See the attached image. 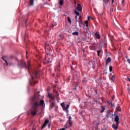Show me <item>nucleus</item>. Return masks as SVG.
Segmentation results:
<instances>
[{"mask_svg":"<svg viewBox=\"0 0 130 130\" xmlns=\"http://www.w3.org/2000/svg\"><path fill=\"white\" fill-rule=\"evenodd\" d=\"M17 67H18L19 69H25V70H27L31 79L28 80L29 84L30 86H34V85H35L37 83L36 81L34 80V78H38V77L41 76L42 74L41 71L40 70H32V69H31L30 65L27 67V64H26V62L23 60H20L19 62H18Z\"/></svg>","mask_w":130,"mask_h":130,"instance_id":"nucleus-1","label":"nucleus"},{"mask_svg":"<svg viewBox=\"0 0 130 130\" xmlns=\"http://www.w3.org/2000/svg\"><path fill=\"white\" fill-rule=\"evenodd\" d=\"M30 102V113L32 116H35L37 115V112L39 110V107L40 106H45V104L44 103V100L41 99L39 101L36 96H31L29 98Z\"/></svg>","mask_w":130,"mask_h":130,"instance_id":"nucleus-2","label":"nucleus"},{"mask_svg":"<svg viewBox=\"0 0 130 130\" xmlns=\"http://www.w3.org/2000/svg\"><path fill=\"white\" fill-rule=\"evenodd\" d=\"M60 105L63 110V111H66V113H67V114H69V108L70 107V105L69 104H67L66 106V104H64V102L61 103L60 104Z\"/></svg>","mask_w":130,"mask_h":130,"instance_id":"nucleus-3","label":"nucleus"},{"mask_svg":"<svg viewBox=\"0 0 130 130\" xmlns=\"http://www.w3.org/2000/svg\"><path fill=\"white\" fill-rule=\"evenodd\" d=\"M111 1V4L112 5H113V4L114 3V0H103V6L104 11L105 10V9H106L105 5H108V4H110Z\"/></svg>","mask_w":130,"mask_h":130,"instance_id":"nucleus-4","label":"nucleus"},{"mask_svg":"<svg viewBox=\"0 0 130 130\" xmlns=\"http://www.w3.org/2000/svg\"><path fill=\"white\" fill-rule=\"evenodd\" d=\"M52 62V59L50 58H48V56H45V61L43 62V64L46 66V64H48V63H51Z\"/></svg>","mask_w":130,"mask_h":130,"instance_id":"nucleus-5","label":"nucleus"},{"mask_svg":"<svg viewBox=\"0 0 130 130\" xmlns=\"http://www.w3.org/2000/svg\"><path fill=\"white\" fill-rule=\"evenodd\" d=\"M113 115L114 116V121L117 123H119V116L117 115L116 112H114Z\"/></svg>","mask_w":130,"mask_h":130,"instance_id":"nucleus-6","label":"nucleus"},{"mask_svg":"<svg viewBox=\"0 0 130 130\" xmlns=\"http://www.w3.org/2000/svg\"><path fill=\"white\" fill-rule=\"evenodd\" d=\"M75 11H77V12H82L83 11V8H82V5L81 4L77 3V7H75Z\"/></svg>","mask_w":130,"mask_h":130,"instance_id":"nucleus-7","label":"nucleus"},{"mask_svg":"<svg viewBox=\"0 0 130 130\" xmlns=\"http://www.w3.org/2000/svg\"><path fill=\"white\" fill-rule=\"evenodd\" d=\"M95 82L96 84H98L99 85H102L103 83V80L102 79V76H101L99 78H98L95 80Z\"/></svg>","mask_w":130,"mask_h":130,"instance_id":"nucleus-8","label":"nucleus"},{"mask_svg":"<svg viewBox=\"0 0 130 130\" xmlns=\"http://www.w3.org/2000/svg\"><path fill=\"white\" fill-rule=\"evenodd\" d=\"M74 14L76 15L75 16V20H77L78 19V17H79V18H81V14H80V12H78L76 10H74Z\"/></svg>","mask_w":130,"mask_h":130,"instance_id":"nucleus-9","label":"nucleus"},{"mask_svg":"<svg viewBox=\"0 0 130 130\" xmlns=\"http://www.w3.org/2000/svg\"><path fill=\"white\" fill-rule=\"evenodd\" d=\"M89 37V34H86L84 35V36L81 37L82 41H86L87 40V38Z\"/></svg>","mask_w":130,"mask_h":130,"instance_id":"nucleus-10","label":"nucleus"},{"mask_svg":"<svg viewBox=\"0 0 130 130\" xmlns=\"http://www.w3.org/2000/svg\"><path fill=\"white\" fill-rule=\"evenodd\" d=\"M118 125H119V123H116V124H112V127L114 130H117L118 128Z\"/></svg>","mask_w":130,"mask_h":130,"instance_id":"nucleus-11","label":"nucleus"},{"mask_svg":"<svg viewBox=\"0 0 130 130\" xmlns=\"http://www.w3.org/2000/svg\"><path fill=\"white\" fill-rule=\"evenodd\" d=\"M23 27H27L28 24H27V18L24 19L21 22Z\"/></svg>","mask_w":130,"mask_h":130,"instance_id":"nucleus-12","label":"nucleus"},{"mask_svg":"<svg viewBox=\"0 0 130 130\" xmlns=\"http://www.w3.org/2000/svg\"><path fill=\"white\" fill-rule=\"evenodd\" d=\"M47 97L48 98H49V99H51V100H53V99H54V97L52 96V93L49 92V91H48V94L47 95Z\"/></svg>","mask_w":130,"mask_h":130,"instance_id":"nucleus-13","label":"nucleus"},{"mask_svg":"<svg viewBox=\"0 0 130 130\" xmlns=\"http://www.w3.org/2000/svg\"><path fill=\"white\" fill-rule=\"evenodd\" d=\"M112 60V59L110 57H108L106 60V66H108V63Z\"/></svg>","mask_w":130,"mask_h":130,"instance_id":"nucleus-14","label":"nucleus"},{"mask_svg":"<svg viewBox=\"0 0 130 130\" xmlns=\"http://www.w3.org/2000/svg\"><path fill=\"white\" fill-rule=\"evenodd\" d=\"M57 25V23L53 21V22L51 23V28H52V29H53V28L55 29V27H56Z\"/></svg>","mask_w":130,"mask_h":130,"instance_id":"nucleus-15","label":"nucleus"},{"mask_svg":"<svg viewBox=\"0 0 130 130\" xmlns=\"http://www.w3.org/2000/svg\"><path fill=\"white\" fill-rule=\"evenodd\" d=\"M120 111H121V107H120L119 106H117L115 111L116 112V113H117V112H120Z\"/></svg>","mask_w":130,"mask_h":130,"instance_id":"nucleus-16","label":"nucleus"},{"mask_svg":"<svg viewBox=\"0 0 130 130\" xmlns=\"http://www.w3.org/2000/svg\"><path fill=\"white\" fill-rule=\"evenodd\" d=\"M88 64H89V66H92V69H93V70H95V68H96V67L95 66V65L94 64V63H93V60H92V59H91V60H90V62H89L88 63Z\"/></svg>","mask_w":130,"mask_h":130,"instance_id":"nucleus-17","label":"nucleus"},{"mask_svg":"<svg viewBox=\"0 0 130 130\" xmlns=\"http://www.w3.org/2000/svg\"><path fill=\"white\" fill-rule=\"evenodd\" d=\"M48 123H49V120H48V119H46L44 122V123L43 124V125L47 126Z\"/></svg>","mask_w":130,"mask_h":130,"instance_id":"nucleus-18","label":"nucleus"},{"mask_svg":"<svg viewBox=\"0 0 130 130\" xmlns=\"http://www.w3.org/2000/svg\"><path fill=\"white\" fill-rule=\"evenodd\" d=\"M2 59L5 61L6 63V67H8V60H7V56H3L2 57Z\"/></svg>","mask_w":130,"mask_h":130,"instance_id":"nucleus-19","label":"nucleus"},{"mask_svg":"<svg viewBox=\"0 0 130 130\" xmlns=\"http://www.w3.org/2000/svg\"><path fill=\"white\" fill-rule=\"evenodd\" d=\"M101 110L100 111V113H103V112L105 111V106L103 105L101 106Z\"/></svg>","mask_w":130,"mask_h":130,"instance_id":"nucleus-20","label":"nucleus"},{"mask_svg":"<svg viewBox=\"0 0 130 130\" xmlns=\"http://www.w3.org/2000/svg\"><path fill=\"white\" fill-rule=\"evenodd\" d=\"M54 106H55V102H52L50 106H49V109L50 110H51V109H52V108H53V107H54Z\"/></svg>","mask_w":130,"mask_h":130,"instance_id":"nucleus-21","label":"nucleus"},{"mask_svg":"<svg viewBox=\"0 0 130 130\" xmlns=\"http://www.w3.org/2000/svg\"><path fill=\"white\" fill-rule=\"evenodd\" d=\"M94 36L95 37V38H96V39H100L101 38V36H100V35H99V34H98L97 32H95L94 34Z\"/></svg>","mask_w":130,"mask_h":130,"instance_id":"nucleus-22","label":"nucleus"},{"mask_svg":"<svg viewBox=\"0 0 130 130\" xmlns=\"http://www.w3.org/2000/svg\"><path fill=\"white\" fill-rule=\"evenodd\" d=\"M56 69L57 72L60 71V63H58V64L56 65Z\"/></svg>","mask_w":130,"mask_h":130,"instance_id":"nucleus-23","label":"nucleus"},{"mask_svg":"<svg viewBox=\"0 0 130 130\" xmlns=\"http://www.w3.org/2000/svg\"><path fill=\"white\" fill-rule=\"evenodd\" d=\"M29 7H32V6H34V0H29Z\"/></svg>","mask_w":130,"mask_h":130,"instance_id":"nucleus-24","label":"nucleus"},{"mask_svg":"<svg viewBox=\"0 0 130 130\" xmlns=\"http://www.w3.org/2000/svg\"><path fill=\"white\" fill-rule=\"evenodd\" d=\"M5 126H6V130H11V127H12V124H9L8 126L6 125Z\"/></svg>","mask_w":130,"mask_h":130,"instance_id":"nucleus-25","label":"nucleus"},{"mask_svg":"<svg viewBox=\"0 0 130 130\" xmlns=\"http://www.w3.org/2000/svg\"><path fill=\"white\" fill-rule=\"evenodd\" d=\"M92 93H93V95H97V94H98V91L95 88H93L92 90Z\"/></svg>","mask_w":130,"mask_h":130,"instance_id":"nucleus-26","label":"nucleus"},{"mask_svg":"<svg viewBox=\"0 0 130 130\" xmlns=\"http://www.w3.org/2000/svg\"><path fill=\"white\" fill-rule=\"evenodd\" d=\"M72 75L73 77V78H72L73 80H75V79H76V78H77V74H76L75 73H73L72 74Z\"/></svg>","mask_w":130,"mask_h":130,"instance_id":"nucleus-27","label":"nucleus"},{"mask_svg":"<svg viewBox=\"0 0 130 130\" xmlns=\"http://www.w3.org/2000/svg\"><path fill=\"white\" fill-rule=\"evenodd\" d=\"M107 103L109 105L111 108H112V107H113V104L112 103H110L109 101H107Z\"/></svg>","mask_w":130,"mask_h":130,"instance_id":"nucleus-28","label":"nucleus"},{"mask_svg":"<svg viewBox=\"0 0 130 130\" xmlns=\"http://www.w3.org/2000/svg\"><path fill=\"white\" fill-rule=\"evenodd\" d=\"M72 35H74V36H79V32L74 31V32L72 33Z\"/></svg>","mask_w":130,"mask_h":130,"instance_id":"nucleus-29","label":"nucleus"},{"mask_svg":"<svg viewBox=\"0 0 130 130\" xmlns=\"http://www.w3.org/2000/svg\"><path fill=\"white\" fill-rule=\"evenodd\" d=\"M114 79H115V75H112L111 78V83H113L114 82Z\"/></svg>","mask_w":130,"mask_h":130,"instance_id":"nucleus-30","label":"nucleus"},{"mask_svg":"<svg viewBox=\"0 0 130 130\" xmlns=\"http://www.w3.org/2000/svg\"><path fill=\"white\" fill-rule=\"evenodd\" d=\"M63 2H64V0H59L58 4L60 6H62L63 5Z\"/></svg>","mask_w":130,"mask_h":130,"instance_id":"nucleus-31","label":"nucleus"},{"mask_svg":"<svg viewBox=\"0 0 130 130\" xmlns=\"http://www.w3.org/2000/svg\"><path fill=\"white\" fill-rule=\"evenodd\" d=\"M67 20L71 24H72V19H71V17L70 16L67 17Z\"/></svg>","mask_w":130,"mask_h":130,"instance_id":"nucleus-32","label":"nucleus"},{"mask_svg":"<svg viewBox=\"0 0 130 130\" xmlns=\"http://www.w3.org/2000/svg\"><path fill=\"white\" fill-rule=\"evenodd\" d=\"M8 66H9V67H11V66H14V64L12 62H8Z\"/></svg>","mask_w":130,"mask_h":130,"instance_id":"nucleus-33","label":"nucleus"},{"mask_svg":"<svg viewBox=\"0 0 130 130\" xmlns=\"http://www.w3.org/2000/svg\"><path fill=\"white\" fill-rule=\"evenodd\" d=\"M89 28H87L86 29H85V30H84V33H86V34H89Z\"/></svg>","mask_w":130,"mask_h":130,"instance_id":"nucleus-34","label":"nucleus"},{"mask_svg":"<svg viewBox=\"0 0 130 130\" xmlns=\"http://www.w3.org/2000/svg\"><path fill=\"white\" fill-rule=\"evenodd\" d=\"M86 77H84L82 80V82L83 83V84H86V83H87V82H88V80H86Z\"/></svg>","mask_w":130,"mask_h":130,"instance_id":"nucleus-35","label":"nucleus"},{"mask_svg":"<svg viewBox=\"0 0 130 130\" xmlns=\"http://www.w3.org/2000/svg\"><path fill=\"white\" fill-rule=\"evenodd\" d=\"M69 126L72 127L73 126V121H68Z\"/></svg>","mask_w":130,"mask_h":130,"instance_id":"nucleus-36","label":"nucleus"},{"mask_svg":"<svg viewBox=\"0 0 130 130\" xmlns=\"http://www.w3.org/2000/svg\"><path fill=\"white\" fill-rule=\"evenodd\" d=\"M109 115H110V110H108L107 112V117H109Z\"/></svg>","mask_w":130,"mask_h":130,"instance_id":"nucleus-37","label":"nucleus"},{"mask_svg":"<svg viewBox=\"0 0 130 130\" xmlns=\"http://www.w3.org/2000/svg\"><path fill=\"white\" fill-rule=\"evenodd\" d=\"M113 69V68L111 66H109V72H110V73H111V72H112Z\"/></svg>","mask_w":130,"mask_h":130,"instance_id":"nucleus-38","label":"nucleus"},{"mask_svg":"<svg viewBox=\"0 0 130 130\" xmlns=\"http://www.w3.org/2000/svg\"><path fill=\"white\" fill-rule=\"evenodd\" d=\"M98 56H100V53H101V50H98L97 51Z\"/></svg>","mask_w":130,"mask_h":130,"instance_id":"nucleus-39","label":"nucleus"},{"mask_svg":"<svg viewBox=\"0 0 130 130\" xmlns=\"http://www.w3.org/2000/svg\"><path fill=\"white\" fill-rule=\"evenodd\" d=\"M93 101L94 102L93 104H98V101H97L96 100H93Z\"/></svg>","mask_w":130,"mask_h":130,"instance_id":"nucleus-40","label":"nucleus"},{"mask_svg":"<svg viewBox=\"0 0 130 130\" xmlns=\"http://www.w3.org/2000/svg\"><path fill=\"white\" fill-rule=\"evenodd\" d=\"M77 87H78V84H76L75 86V87L74 88V90H75V91H77Z\"/></svg>","mask_w":130,"mask_h":130,"instance_id":"nucleus-41","label":"nucleus"},{"mask_svg":"<svg viewBox=\"0 0 130 130\" xmlns=\"http://www.w3.org/2000/svg\"><path fill=\"white\" fill-rule=\"evenodd\" d=\"M98 124H99V123H98V124L95 126V130H98V128L99 127V126L98 125Z\"/></svg>","mask_w":130,"mask_h":130,"instance_id":"nucleus-42","label":"nucleus"},{"mask_svg":"<svg viewBox=\"0 0 130 130\" xmlns=\"http://www.w3.org/2000/svg\"><path fill=\"white\" fill-rule=\"evenodd\" d=\"M82 25H83V23L81 21H79V27H82Z\"/></svg>","mask_w":130,"mask_h":130,"instance_id":"nucleus-43","label":"nucleus"},{"mask_svg":"<svg viewBox=\"0 0 130 130\" xmlns=\"http://www.w3.org/2000/svg\"><path fill=\"white\" fill-rule=\"evenodd\" d=\"M91 19H92V17H91V16L87 17V19L88 21H90V20H91Z\"/></svg>","mask_w":130,"mask_h":130,"instance_id":"nucleus-44","label":"nucleus"},{"mask_svg":"<svg viewBox=\"0 0 130 130\" xmlns=\"http://www.w3.org/2000/svg\"><path fill=\"white\" fill-rule=\"evenodd\" d=\"M68 121H72V116H70L68 118Z\"/></svg>","mask_w":130,"mask_h":130,"instance_id":"nucleus-45","label":"nucleus"},{"mask_svg":"<svg viewBox=\"0 0 130 130\" xmlns=\"http://www.w3.org/2000/svg\"><path fill=\"white\" fill-rule=\"evenodd\" d=\"M45 49H47V50H48V51H51V49H50L49 48H46Z\"/></svg>","mask_w":130,"mask_h":130,"instance_id":"nucleus-46","label":"nucleus"},{"mask_svg":"<svg viewBox=\"0 0 130 130\" xmlns=\"http://www.w3.org/2000/svg\"><path fill=\"white\" fill-rule=\"evenodd\" d=\"M64 127H65L64 128H65L66 130L67 128H68V125H67V124H66L64 125Z\"/></svg>","mask_w":130,"mask_h":130,"instance_id":"nucleus-47","label":"nucleus"},{"mask_svg":"<svg viewBox=\"0 0 130 130\" xmlns=\"http://www.w3.org/2000/svg\"><path fill=\"white\" fill-rule=\"evenodd\" d=\"M46 127V126H45V125H43L42 127H41V129L42 130V129H43V128H44V127Z\"/></svg>","mask_w":130,"mask_h":130,"instance_id":"nucleus-48","label":"nucleus"},{"mask_svg":"<svg viewBox=\"0 0 130 130\" xmlns=\"http://www.w3.org/2000/svg\"><path fill=\"white\" fill-rule=\"evenodd\" d=\"M85 24H88V23H89V21L88 20H85V21L84 22Z\"/></svg>","mask_w":130,"mask_h":130,"instance_id":"nucleus-49","label":"nucleus"},{"mask_svg":"<svg viewBox=\"0 0 130 130\" xmlns=\"http://www.w3.org/2000/svg\"><path fill=\"white\" fill-rule=\"evenodd\" d=\"M59 37H61V38L62 39H63V36H62V35H61V34L59 35Z\"/></svg>","mask_w":130,"mask_h":130,"instance_id":"nucleus-50","label":"nucleus"},{"mask_svg":"<svg viewBox=\"0 0 130 130\" xmlns=\"http://www.w3.org/2000/svg\"><path fill=\"white\" fill-rule=\"evenodd\" d=\"M83 114V112H82V111H81L80 112H79V114L80 115H81Z\"/></svg>","mask_w":130,"mask_h":130,"instance_id":"nucleus-51","label":"nucleus"},{"mask_svg":"<svg viewBox=\"0 0 130 130\" xmlns=\"http://www.w3.org/2000/svg\"><path fill=\"white\" fill-rule=\"evenodd\" d=\"M107 117H108L107 116H106V117H105V118H104V120H106Z\"/></svg>","mask_w":130,"mask_h":130,"instance_id":"nucleus-52","label":"nucleus"},{"mask_svg":"<svg viewBox=\"0 0 130 130\" xmlns=\"http://www.w3.org/2000/svg\"><path fill=\"white\" fill-rule=\"evenodd\" d=\"M107 127H108V126H106V127H105V128L102 129V130H106V129H107Z\"/></svg>","mask_w":130,"mask_h":130,"instance_id":"nucleus-53","label":"nucleus"},{"mask_svg":"<svg viewBox=\"0 0 130 130\" xmlns=\"http://www.w3.org/2000/svg\"><path fill=\"white\" fill-rule=\"evenodd\" d=\"M50 126H51V125L50 124H48V128H50Z\"/></svg>","mask_w":130,"mask_h":130,"instance_id":"nucleus-54","label":"nucleus"},{"mask_svg":"<svg viewBox=\"0 0 130 130\" xmlns=\"http://www.w3.org/2000/svg\"><path fill=\"white\" fill-rule=\"evenodd\" d=\"M60 130H66V128H64V127H63L62 128H60Z\"/></svg>","mask_w":130,"mask_h":130,"instance_id":"nucleus-55","label":"nucleus"},{"mask_svg":"<svg viewBox=\"0 0 130 130\" xmlns=\"http://www.w3.org/2000/svg\"><path fill=\"white\" fill-rule=\"evenodd\" d=\"M127 79L129 81V82H130V78H129V77H127Z\"/></svg>","mask_w":130,"mask_h":130,"instance_id":"nucleus-56","label":"nucleus"},{"mask_svg":"<svg viewBox=\"0 0 130 130\" xmlns=\"http://www.w3.org/2000/svg\"><path fill=\"white\" fill-rule=\"evenodd\" d=\"M105 75H107V72H106V71L104 72V73Z\"/></svg>","mask_w":130,"mask_h":130,"instance_id":"nucleus-57","label":"nucleus"},{"mask_svg":"<svg viewBox=\"0 0 130 130\" xmlns=\"http://www.w3.org/2000/svg\"><path fill=\"white\" fill-rule=\"evenodd\" d=\"M27 89L28 91V92L30 91V89L29 88V86H27Z\"/></svg>","mask_w":130,"mask_h":130,"instance_id":"nucleus-58","label":"nucleus"},{"mask_svg":"<svg viewBox=\"0 0 130 130\" xmlns=\"http://www.w3.org/2000/svg\"><path fill=\"white\" fill-rule=\"evenodd\" d=\"M115 99V95L113 96V100H114Z\"/></svg>","mask_w":130,"mask_h":130,"instance_id":"nucleus-59","label":"nucleus"},{"mask_svg":"<svg viewBox=\"0 0 130 130\" xmlns=\"http://www.w3.org/2000/svg\"><path fill=\"white\" fill-rule=\"evenodd\" d=\"M39 93H40V91L37 92V94L39 95V96H40V94H39Z\"/></svg>","mask_w":130,"mask_h":130,"instance_id":"nucleus-60","label":"nucleus"},{"mask_svg":"<svg viewBox=\"0 0 130 130\" xmlns=\"http://www.w3.org/2000/svg\"><path fill=\"white\" fill-rule=\"evenodd\" d=\"M86 27H87V28H89V24H86Z\"/></svg>","mask_w":130,"mask_h":130,"instance_id":"nucleus-61","label":"nucleus"},{"mask_svg":"<svg viewBox=\"0 0 130 130\" xmlns=\"http://www.w3.org/2000/svg\"><path fill=\"white\" fill-rule=\"evenodd\" d=\"M124 4V0H122V5H123Z\"/></svg>","mask_w":130,"mask_h":130,"instance_id":"nucleus-62","label":"nucleus"},{"mask_svg":"<svg viewBox=\"0 0 130 130\" xmlns=\"http://www.w3.org/2000/svg\"><path fill=\"white\" fill-rule=\"evenodd\" d=\"M20 116H21V114L18 116L17 119H18L19 118H20Z\"/></svg>","mask_w":130,"mask_h":130,"instance_id":"nucleus-63","label":"nucleus"},{"mask_svg":"<svg viewBox=\"0 0 130 130\" xmlns=\"http://www.w3.org/2000/svg\"><path fill=\"white\" fill-rule=\"evenodd\" d=\"M74 4H75V5H78V4H77V2H74Z\"/></svg>","mask_w":130,"mask_h":130,"instance_id":"nucleus-64","label":"nucleus"}]
</instances>
